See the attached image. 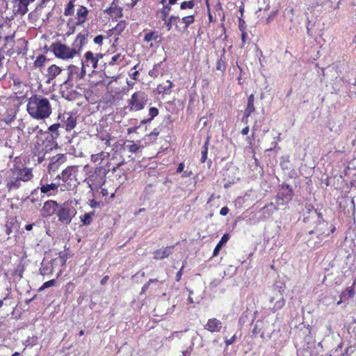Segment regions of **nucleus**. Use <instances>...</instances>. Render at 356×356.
I'll return each mask as SVG.
<instances>
[{
  "instance_id": "nucleus-1",
  "label": "nucleus",
  "mask_w": 356,
  "mask_h": 356,
  "mask_svg": "<svg viewBox=\"0 0 356 356\" xmlns=\"http://www.w3.org/2000/svg\"><path fill=\"white\" fill-rule=\"evenodd\" d=\"M308 211L312 215L318 217V222L314 229L308 232L306 236V243L310 248H318L323 245L325 238L329 236L330 233L334 232L335 227L330 225L327 222L323 220L321 213H318L314 207L308 209Z\"/></svg>"
},
{
  "instance_id": "nucleus-2",
  "label": "nucleus",
  "mask_w": 356,
  "mask_h": 356,
  "mask_svg": "<svg viewBox=\"0 0 356 356\" xmlns=\"http://www.w3.org/2000/svg\"><path fill=\"white\" fill-rule=\"evenodd\" d=\"M27 111L35 119L43 120L51 113V107L48 99L34 95L29 99Z\"/></svg>"
},
{
  "instance_id": "nucleus-3",
  "label": "nucleus",
  "mask_w": 356,
  "mask_h": 356,
  "mask_svg": "<svg viewBox=\"0 0 356 356\" xmlns=\"http://www.w3.org/2000/svg\"><path fill=\"white\" fill-rule=\"evenodd\" d=\"M109 170L108 169L107 171L104 167L97 168L93 173L84 180L90 191L97 190L104 184L106 174Z\"/></svg>"
},
{
  "instance_id": "nucleus-4",
  "label": "nucleus",
  "mask_w": 356,
  "mask_h": 356,
  "mask_svg": "<svg viewBox=\"0 0 356 356\" xmlns=\"http://www.w3.org/2000/svg\"><path fill=\"white\" fill-rule=\"evenodd\" d=\"M86 74L84 63H82L81 70L79 67L70 65L67 67V79L63 81V85L66 88L73 87L74 81L83 79Z\"/></svg>"
},
{
  "instance_id": "nucleus-5",
  "label": "nucleus",
  "mask_w": 356,
  "mask_h": 356,
  "mask_svg": "<svg viewBox=\"0 0 356 356\" xmlns=\"http://www.w3.org/2000/svg\"><path fill=\"white\" fill-rule=\"evenodd\" d=\"M148 102V95L143 91L135 92L128 101V108L131 111L143 110Z\"/></svg>"
},
{
  "instance_id": "nucleus-6",
  "label": "nucleus",
  "mask_w": 356,
  "mask_h": 356,
  "mask_svg": "<svg viewBox=\"0 0 356 356\" xmlns=\"http://www.w3.org/2000/svg\"><path fill=\"white\" fill-rule=\"evenodd\" d=\"M76 214V209L69 202L61 204L57 212L58 220L63 225H69Z\"/></svg>"
},
{
  "instance_id": "nucleus-7",
  "label": "nucleus",
  "mask_w": 356,
  "mask_h": 356,
  "mask_svg": "<svg viewBox=\"0 0 356 356\" xmlns=\"http://www.w3.org/2000/svg\"><path fill=\"white\" fill-rule=\"evenodd\" d=\"M51 50L55 56L62 59H68L75 56V51L64 44L60 42L53 43L50 46Z\"/></svg>"
},
{
  "instance_id": "nucleus-8",
  "label": "nucleus",
  "mask_w": 356,
  "mask_h": 356,
  "mask_svg": "<svg viewBox=\"0 0 356 356\" xmlns=\"http://www.w3.org/2000/svg\"><path fill=\"white\" fill-rule=\"evenodd\" d=\"M274 295L269 298V302L271 304L274 303L273 306L270 308L273 312H275L281 309L285 304V300L283 297L284 287L276 286L274 289Z\"/></svg>"
},
{
  "instance_id": "nucleus-9",
  "label": "nucleus",
  "mask_w": 356,
  "mask_h": 356,
  "mask_svg": "<svg viewBox=\"0 0 356 356\" xmlns=\"http://www.w3.org/2000/svg\"><path fill=\"white\" fill-rule=\"evenodd\" d=\"M74 171V167L70 166L67 167L65 170H63L61 174L57 175V178L61 179L67 186H65L67 190H71L72 186H75L76 184H72L75 176L73 175Z\"/></svg>"
},
{
  "instance_id": "nucleus-10",
  "label": "nucleus",
  "mask_w": 356,
  "mask_h": 356,
  "mask_svg": "<svg viewBox=\"0 0 356 356\" xmlns=\"http://www.w3.org/2000/svg\"><path fill=\"white\" fill-rule=\"evenodd\" d=\"M60 204H59L56 201L54 200H48L46 201L43 207L41 209V215L44 218H49L54 215L57 214L58 209Z\"/></svg>"
},
{
  "instance_id": "nucleus-11",
  "label": "nucleus",
  "mask_w": 356,
  "mask_h": 356,
  "mask_svg": "<svg viewBox=\"0 0 356 356\" xmlns=\"http://www.w3.org/2000/svg\"><path fill=\"white\" fill-rule=\"evenodd\" d=\"M13 13L15 15L24 16L29 10L30 4L27 0H13Z\"/></svg>"
},
{
  "instance_id": "nucleus-12",
  "label": "nucleus",
  "mask_w": 356,
  "mask_h": 356,
  "mask_svg": "<svg viewBox=\"0 0 356 356\" xmlns=\"http://www.w3.org/2000/svg\"><path fill=\"white\" fill-rule=\"evenodd\" d=\"M119 0H113L110 7L105 10V13L115 17H121L122 16V8L118 6Z\"/></svg>"
},
{
  "instance_id": "nucleus-13",
  "label": "nucleus",
  "mask_w": 356,
  "mask_h": 356,
  "mask_svg": "<svg viewBox=\"0 0 356 356\" xmlns=\"http://www.w3.org/2000/svg\"><path fill=\"white\" fill-rule=\"evenodd\" d=\"M204 327L211 332H218L222 328V322L216 318H209Z\"/></svg>"
},
{
  "instance_id": "nucleus-14",
  "label": "nucleus",
  "mask_w": 356,
  "mask_h": 356,
  "mask_svg": "<svg viewBox=\"0 0 356 356\" xmlns=\"http://www.w3.org/2000/svg\"><path fill=\"white\" fill-rule=\"evenodd\" d=\"M88 14V10L86 7L83 6H79L76 10V22L75 23V25L79 26L83 24L86 19Z\"/></svg>"
},
{
  "instance_id": "nucleus-15",
  "label": "nucleus",
  "mask_w": 356,
  "mask_h": 356,
  "mask_svg": "<svg viewBox=\"0 0 356 356\" xmlns=\"http://www.w3.org/2000/svg\"><path fill=\"white\" fill-rule=\"evenodd\" d=\"M174 246H168L165 248L164 249H159L156 250L154 252V259H163L164 258L168 257L169 255L172 254L174 250Z\"/></svg>"
},
{
  "instance_id": "nucleus-16",
  "label": "nucleus",
  "mask_w": 356,
  "mask_h": 356,
  "mask_svg": "<svg viewBox=\"0 0 356 356\" xmlns=\"http://www.w3.org/2000/svg\"><path fill=\"white\" fill-rule=\"evenodd\" d=\"M277 195H280V197H284V199L285 198L286 201H291L293 196L292 187L289 184L282 185Z\"/></svg>"
},
{
  "instance_id": "nucleus-17",
  "label": "nucleus",
  "mask_w": 356,
  "mask_h": 356,
  "mask_svg": "<svg viewBox=\"0 0 356 356\" xmlns=\"http://www.w3.org/2000/svg\"><path fill=\"white\" fill-rule=\"evenodd\" d=\"M85 61L83 62L85 64V66H89L90 65H92V67L95 69L97 67V63H98V58L95 57L94 54L88 51L85 54Z\"/></svg>"
},
{
  "instance_id": "nucleus-18",
  "label": "nucleus",
  "mask_w": 356,
  "mask_h": 356,
  "mask_svg": "<svg viewBox=\"0 0 356 356\" xmlns=\"http://www.w3.org/2000/svg\"><path fill=\"white\" fill-rule=\"evenodd\" d=\"M59 184L56 183H51L50 184H44L42 185L40 188V192L44 194H47V195H51L55 194L56 191L57 190Z\"/></svg>"
},
{
  "instance_id": "nucleus-19",
  "label": "nucleus",
  "mask_w": 356,
  "mask_h": 356,
  "mask_svg": "<svg viewBox=\"0 0 356 356\" xmlns=\"http://www.w3.org/2000/svg\"><path fill=\"white\" fill-rule=\"evenodd\" d=\"M62 72V70L56 66V65H51L48 69H47V83H50V81L54 79V78H56V76H58V74H60V72Z\"/></svg>"
},
{
  "instance_id": "nucleus-20",
  "label": "nucleus",
  "mask_w": 356,
  "mask_h": 356,
  "mask_svg": "<svg viewBox=\"0 0 356 356\" xmlns=\"http://www.w3.org/2000/svg\"><path fill=\"white\" fill-rule=\"evenodd\" d=\"M124 161H122L117 164L116 166H114L111 170L112 173L114 174L115 178L117 181H119V183L122 184L124 181L125 180L124 178L122 177V175H124V172L120 169V167L123 165Z\"/></svg>"
},
{
  "instance_id": "nucleus-21",
  "label": "nucleus",
  "mask_w": 356,
  "mask_h": 356,
  "mask_svg": "<svg viewBox=\"0 0 356 356\" xmlns=\"http://www.w3.org/2000/svg\"><path fill=\"white\" fill-rule=\"evenodd\" d=\"M196 11H193V13H189L187 15H185L186 13L184 12L181 13L183 17L180 19L181 22L184 24V29H188L190 25L194 23L195 22V15L196 14Z\"/></svg>"
},
{
  "instance_id": "nucleus-22",
  "label": "nucleus",
  "mask_w": 356,
  "mask_h": 356,
  "mask_svg": "<svg viewBox=\"0 0 356 356\" xmlns=\"http://www.w3.org/2000/svg\"><path fill=\"white\" fill-rule=\"evenodd\" d=\"M229 239V234H225L221 237V239L219 241V242L217 243L216 248H214L213 256L216 257L221 248L227 243L228 240Z\"/></svg>"
},
{
  "instance_id": "nucleus-23",
  "label": "nucleus",
  "mask_w": 356,
  "mask_h": 356,
  "mask_svg": "<svg viewBox=\"0 0 356 356\" xmlns=\"http://www.w3.org/2000/svg\"><path fill=\"white\" fill-rule=\"evenodd\" d=\"M63 162V155L58 154L55 156H53L51 159V161L48 165L49 170H55L58 168V165Z\"/></svg>"
},
{
  "instance_id": "nucleus-24",
  "label": "nucleus",
  "mask_w": 356,
  "mask_h": 356,
  "mask_svg": "<svg viewBox=\"0 0 356 356\" xmlns=\"http://www.w3.org/2000/svg\"><path fill=\"white\" fill-rule=\"evenodd\" d=\"M159 114V110L156 107H151L149 109V117L147 119H143L140 121V125L149 123L152 120Z\"/></svg>"
},
{
  "instance_id": "nucleus-25",
  "label": "nucleus",
  "mask_w": 356,
  "mask_h": 356,
  "mask_svg": "<svg viewBox=\"0 0 356 356\" xmlns=\"http://www.w3.org/2000/svg\"><path fill=\"white\" fill-rule=\"evenodd\" d=\"M223 54L221 55L220 58L218 59L216 63V70L224 72L226 70V60L225 57V50L222 49Z\"/></svg>"
},
{
  "instance_id": "nucleus-26",
  "label": "nucleus",
  "mask_w": 356,
  "mask_h": 356,
  "mask_svg": "<svg viewBox=\"0 0 356 356\" xmlns=\"http://www.w3.org/2000/svg\"><path fill=\"white\" fill-rule=\"evenodd\" d=\"M32 177L33 175L30 169L24 168L19 172V179L21 181H26L30 180Z\"/></svg>"
},
{
  "instance_id": "nucleus-27",
  "label": "nucleus",
  "mask_w": 356,
  "mask_h": 356,
  "mask_svg": "<svg viewBox=\"0 0 356 356\" xmlns=\"http://www.w3.org/2000/svg\"><path fill=\"white\" fill-rule=\"evenodd\" d=\"M264 323H265L264 321H257V323H255L254 327V328L252 330V334L253 335H257V334L260 333L261 334L260 337L261 338H264L265 333L261 330H262V328H263V327L264 325Z\"/></svg>"
},
{
  "instance_id": "nucleus-28",
  "label": "nucleus",
  "mask_w": 356,
  "mask_h": 356,
  "mask_svg": "<svg viewBox=\"0 0 356 356\" xmlns=\"http://www.w3.org/2000/svg\"><path fill=\"white\" fill-rule=\"evenodd\" d=\"M95 215V211H92L89 213H86L83 216H81V221L83 225H89L92 222V216Z\"/></svg>"
},
{
  "instance_id": "nucleus-29",
  "label": "nucleus",
  "mask_w": 356,
  "mask_h": 356,
  "mask_svg": "<svg viewBox=\"0 0 356 356\" xmlns=\"http://www.w3.org/2000/svg\"><path fill=\"white\" fill-rule=\"evenodd\" d=\"M195 7V1H184L180 4V10L184 11L186 10H193Z\"/></svg>"
},
{
  "instance_id": "nucleus-30",
  "label": "nucleus",
  "mask_w": 356,
  "mask_h": 356,
  "mask_svg": "<svg viewBox=\"0 0 356 356\" xmlns=\"http://www.w3.org/2000/svg\"><path fill=\"white\" fill-rule=\"evenodd\" d=\"M161 3L163 4V8L161 10V19L165 20L166 18H168V16L171 10V6L169 4H165V0H161Z\"/></svg>"
},
{
  "instance_id": "nucleus-31",
  "label": "nucleus",
  "mask_w": 356,
  "mask_h": 356,
  "mask_svg": "<svg viewBox=\"0 0 356 356\" xmlns=\"http://www.w3.org/2000/svg\"><path fill=\"white\" fill-rule=\"evenodd\" d=\"M314 26H315V22H312V21L308 19L307 22L306 24V29H307V34L310 38H313L316 33L314 31Z\"/></svg>"
},
{
  "instance_id": "nucleus-32",
  "label": "nucleus",
  "mask_w": 356,
  "mask_h": 356,
  "mask_svg": "<svg viewBox=\"0 0 356 356\" xmlns=\"http://www.w3.org/2000/svg\"><path fill=\"white\" fill-rule=\"evenodd\" d=\"M159 35L156 31H151L146 33L144 36V41L149 42L152 40L156 41Z\"/></svg>"
},
{
  "instance_id": "nucleus-33",
  "label": "nucleus",
  "mask_w": 356,
  "mask_h": 356,
  "mask_svg": "<svg viewBox=\"0 0 356 356\" xmlns=\"http://www.w3.org/2000/svg\"><path fill=\"white\" fill-rule=\"evenodd\" d=\"M177 19H179V15H171L168 18H166L165 20H163L168 31L171 30L172 24H174Z\"/></svg>"
},
{
  "instance_id": "nucleus-34",
  "label": "nucleus",
  "mask_w": 356,
  "mask_h": 356,
  "mask_svg": "<svg viewBox=\"0 0 356 356\" xmlns=\"http://www.w3.org/2000/svg\"><path fill=\"white\" fill-rule=\"evenodd\" d=\"M53 266L50 263L46 264H42V266L40 268V274L42 275H48L52 273Z\"/></svg>"
},
{
  "instance_id": "nucleus-35",
  "label": "nucleus",
  "mask_w": 356,
  "mask_h": 356,
  "mask_svg": "<svg viewBox=\"0 0 356 356\" xmlns=\"http://www.w3.org/2000/svg\"><path fill=\"white\" fill-rule=\"evenodd\" d=\"M74 1L70 0L64 11L66 16L72 15L74 13Z\"/></svg>"
},
{
  "instance_id": "nucleus-36",
  "label": "nucleus",
  "mask_w": 356,
  "mask_h": 356,
  "mask_svg": "<svg viewBox=\"0 0 356 356\" xmlns=\"http://www.w3.org/2000/svg\"><path fill=\"white\" fill-rule=\"evenodd\" d=\"M67 115L68 116H67V122H66L65 126V129L67 131H70L75 127L76 120L70 115L67 114Z\"/></svg>"
},
{
  "instance_id": "nucleus-37",
  "label": "nucleus",
  "mask_w": 356,
  "mask_h": 356,
  "mask_svg": "<svg viewBox=\"0 0 356 356\" xmlns=\"http://www.w3.org/2000/svg\"><path fill=\"white\" fill-rule=\"evenodd\" d=\"M209 139L204 143L201 149V162L204 163L207 158Z\"/></svg>"
},
{
  "instance_id": "nucleus-38",
  "label": "nucleus",
  "mask_w": 356,
  "mask_h": 356,
  "mask_svg": "<svg viewBox=\"0 0 356 356\" xmlns=\"http://www.w3.org/2000/svg\"><path fill=\"white\" fill-rule=\"evenodd\" d=\"M277 209L278 208L275 206V204L273 202H270L268 205L263 207L264 213H266L268 216L273 214L274 211L277 210Z\"/></svg>"
},
{
  "instance_id": "nucleus-39",
  "label": "nucleus",
  "mask_w": 356,
  "mask_h": 356,
  "mask_svg": "<svg viewBox=\"0 0 356 356\" xmlns=\"http://www.w3.org/2000/svg\"><path fill=\"white\" fill-rule=\"evenodd\" d=\"M83 45L81 44V40H79L76 37L73 42L72 50L75 51V55L78 54L82 49Z\"/></svg>"
},
{
  "instance_id": "nucleus-40",
  "label": "nucleus",
  "mask_w": 356,
  "mask_h": 356,
  "mask_svg": "<svg viewBox=\"0 0 356 356\" xmlns=\"http://www.w3.org/2000/svg\"><path fill=\"white\" fill-rule=\"evenodd\" d=\"M106 156H108V153L102 152L101 153L92 155L91 161L93 162L102 161Z\"/></svg>"
},
{
  "instance_id": "nucleus-41",
  "label": "nucleus",
  "mask_w": 356,
  "mask_h": 356,
  "mask_svg": "<svg viewBox=\"0 0 356 356\" xmlns=\"http://www.w3.org/2000/svg\"><path fill=\"white\" fill-rule=\"evenodd\" d=\"M88 34L89 32L87 30H84L83 32L79 33L76 36L79 40H81V44L83 46L88 42Z\"/></svg>"
},
{
  "instance_id": "nucleus-42",
  "label": "nucleus",
  "mask_w": 356,
  "mask_h": 356,
  "mask_svg": "<svg viewBox=\"0 0 356 356\" xmlns=\"http://www.w3.org/2000/svg\"><path fill=\"white\" fill-rule=\"evenodd\" d=\"M19 177L15 180H11L10 182H8L7 184V187L9 188V190H11V189H17L19 186H20V183H19Z\"/></svg>"
},
{
  "instance_id": "nucleus-43",
  "label": "nucleus",
  "mask_w": 356,
  "mask_h": 356,
  "mask_svg": "<svg viewBox=\"0 0 356 356\" xmlns=\"http://www.w3.org/2000/svg\"><path fill=\"white\" fill-rule=\"evenodd\" d=\"M290 201H286L285 198L282 197H280V195H277L276 197V204L277 207H285L286 206Z\"/></svg>"
},
{
  "instance_id": "nucleus-44",
  "label": "nucleus",
  "mask_w": 356,
  "mask_h": 356,
  "mask_svg": "<svg viewBox=\"0 0 356 356\" xmlns=\"http://www.w3.org/2000/svg\"><path fill=\"white\" fill-rule=\"evenodd\" d=\"M46 60V58L44 55H40L39 56L37 57L36 60H35V65L36 67H42L44 62Z\"/></svg>"
},
{
  "instance_id": "nucleus-45",
  "label": "nucleus",
  "mask_w": 356,
  "mask_h": 356,
  "mask_svg": "<svg viewBox=\"0 0 356 356\" xmlns=\"http://www.w3.org/2000/svg\"><path fill=\"white\" fill-rule=\"evenodd\" d=\"M56 284V280H51L49 281H47L46 282H44L40 288H39V291H43L44 289H47V288H49L50 286H54Z\"/></svg>"
},
{
  "instance_id": "nucleus-46",
  "label": "nucleus",
  "mask_w": 356,
  "mask_h": 356,
  "mask_svg": "<svg viewBox=\"0 0 356 356\" xmlns=\"http://www.w3.org/2000/svg\"><path fill=\"white\" fill-rule=\"evenodd\" d=\"M255 111L254 106L252 104H247L246 108L244 111V114L247 116H250V115Z\"/></svg>"
},
{
  "instance_id": "nucleus-47",
  "label": "nucleus",
  "mask_w": 356,
  "mask_h": 356,
  "mask_svg": "<svg viewBox=\"0 0 356 356\" xmlns=\"http://www.w3.org/2000/svg\"><path fill=\"white\" fill-rule=\"evenodd\" d=\"M126 147L128 149L129 152L132 153H135L139 149V145L135 143L127 145H126Z\"/></svg>"
},
{
  "instance_id": "nucleus-48",
  "label": "nucleus",
  "mask_w": 356,
  "mask_h": 356,
  "mask_svg": "<svg viewBox=\"0 0 356 356\" xmlns=\"http://www.w3.org/2000/svg\"><path fill=\"white\" fill-rule=\"evenodd\" d=\"M60 127V124L59 123H57V124H54L52 125H51L49 127V131H51V133L56 134V136H58V129Z\"/></svg>"
},
{
  "instance_id": "nucleus-49",
  "label": "nucleus",
  "mask_w": 356,
  "mask_h": 356,
  "mask_svg": "<svg viewBox=\"0 0 356 356\" xmlns=\"http://www.w3.org/2000/svg\"><path fill=\"white\" fill-rule=\"evenodd\" d=\"M122 60H123V58L121 57L120 54H116L111 58V60L109 62V64L113 65L118 61H122Z\"/></svg>"
},
{
  "instance_id": "nucleus-50",
  "label": "nucleus",
  "mask_w": 356,
  "mask_h": 356,
  "mask_svg": "<svg viewBox=\"0 0 356 356\" xmlns=\"http://www.w3.org/2000/svg\"><path fill=\"white\" fill-rule=\"evenodd\" d=\"M236 334H234L230 339H227L226 337H225V343L226 346H229L234 343L236 340Z\"/></svg>"
},
{
  "instance_id": "nucleus-51",
  "label": "nucleus",
  "mask_w": 356,
  "mask_h": 356,
  "mask_svg": "<svg viewBox=\"0 0 356 356\" xmlns=\"http://www.w3.org/2000/svg\"><path fill=\"white\" fill-rule=\"evenodd\" d=\"M137 67V65H135L132 69H131V71L133 70H134V71L133 72H131V74H130V76L132 77L133 79L134 80H137L138 79V77L139 76V72L138 71L136 70Z\"/></svg>"
},
{
  "instance_id": "nucleus-52",
  "label": "nucleus",
  "mask_w": 356,
  "mask_h": 356,
  "mask_svg": "<svg viewBox=\"0 0 356 356\" xmlns=\"http://www.w3.org/2000/svg\"><path fill=\"white\" fill-rule=\"evenodd\" d=\"M172 86V83L171 81H167V85H165V86L162 87L161 85L159 86V88L160 89H163L164 92H167L168 90H170Z\"/></svg>"
},
{
  "instance_id": "nucleus-53",
  "label": "nucleus",
  "mask_w": 356,
  "mask_h": 356,
  "mask_svg": "<svg viewBox=\"0 0 356 356\" xmlns=\"http://www.w3.org/2000/svg\"><path fill=\"white\" fill-rule=\"evenodd\" d=\"M104 40V37L102 35H99L94 38V42L97 44H101Z\"/></svg>"
},
{
  "instance_id": "nucleus-54",
  "label": "nucleus",
  "mask_w": 356,
  "mask_h": 356,
  "mask_svg": "<svg viewBox=\"0 0 356 356\" xmlns=\"http://www.w3.org/2000/svg\"><path fill=\"white\" fill-rule=\"evenodd\" d=\"M229 211V210L228 207H223L220 209V215H222V216H226V215L228 213Z\"/></svg>"
},
{
  "instance_id": "nucleus-55",
  "label": "nucleus",
  "mask_w": 356,
  "mask_h": 356,
  "mask_svg": "<svg viewBox=\"0 0 356 356\" xmlns=\"http://www.w3.org/2000/svg\"><path fill=\"white\" fill-rule=\"evenodd\" d=\"M14 39V35H7L4 38V40L6 42V44L4 46L6 45L7 43H8L10 41H13Z\"/></svg>"
},
{
  "instance_id": "nucleus-56",
  "label": "nucleus",
  "mask_w": 356,
  "mask_h": 356,
  "mask_svg": "<svg viewBox=\"0 0 356 356\" xmlns=\"http://www.w3.org/2000/svg\"><path fill=\"white\" fill-rule=\"evenodd\" d=\"M184 164L183 163H180L177 168V172L180 173L184 171Z\"/></svg>"
},
{
  "instance_id": "nucleus-57",
  "label": "nucleus",
  "mask_w": 356,
  "mask_h": 356,
  "mask_svg": "<svg viewBox=\"0 0 356 356\" xmlns=\"http://www.w3.org/2000/svg\"><path fill=\"white\" fill-rule=\"evenodd\" d=\"M254 96L253 94H252L248 97V104L254 105Z\"/></svg>"
},
{
  "instance_id": "nucleus-58",
  "label": "nucleus",
  "mask_w": 356,
  "mask_h": 356,
  "mask_svg": "<svg viewBox=\"0 0 356 356\" xmlns=\"http://www.w3.org/2000/svg\"><path fill=\"white\" fill-rule=\"evenodd\" d=\"M141 125L140 126H136L133 127H130L127 129L128 134L134 133L135 132Z\"/></svg>"
},
{
  "instance_id": "nucleus-59",
  "label": "nucleus",
  "mask_w": 356,
  "mask_h": 356,
  "mask_svg": "<svg viewBox=\"0 0 356 356\" xmlns=\"http://www.w3.org/2000/svg\"><path fill=\"white\" fill-rule=\"evenodd\" d=\"M247 36H248V34L245 31H243L241 33L242 47L243 46V44L245 42Z\"/></svg>"
},
{
  "instance_id": "nucleus-60",
  "label": "nucleus",
  "mask_w": 356,
  "mask_h": 356,
  "mask_svg": "<svg viewBox=\"0 0 356 356\" xmlns=\"http://www.w3.org/2000/svg\"><path fill=\"white\" fill-rule=\"evenodd\" d=\"M90 205L92 208H95L97 207H99V203L98 202L95 201V200H92L90 201Z\"/></svg>"
},
{
  "instance_id": "nucleus-61",
  "label": "nucleus",
  "mask_w": 356,
  "mask_h": 356,
  "mask_svg": "<svg viewBox=\"0 0 356 356\" xmlns=\"http://www.w3.org/2000/svg\"><path fill=\"white\" fill-rule=\"evenodd\" d=\"M149 286V283H147V282L146 284H145L143 286V287H142L141 293H144V292H145V291L148 289Z\"/></svg>"
},
{
  "instance_id": "nucleus-62",
  "label": "nucleus",
  "mask_w": 356,
  "mask_h": 356,
  "mask_svg": "<svg viewBox=\"0 0 356 356\" xmlns=\"http://www.w3.org/2000/svg\"><path fill=\"white\" fill-rule=\"evenodd\" d=\"M249 132V127H245V128H243L241 131V134L245 136V135H247Z\"/></svg>"
},
{
  "instance_id": "nucleus-63",
  "label": "nucleus",
  "mask_w": 356,
  "mask_h": 356,
  "mask_svg": "<svg viewBox=\"0 0 356 356\" xmlns=\"http://www.w3.org/2000/svg\"><path fill=\"white\" fill-rule=\"evenodd\" d=\"M191 174H192L191 171L186 170L184 172L182 177H190L191 175Z\"/></svg>"
},
{
  "instance_id": "nucleus-64",
  "label": "nucleus",
  "mask_w": 356,
  "mask_h": 356,
  "mask_svg": "<svg viewBox=\"0 0 356 356\" xmlns=\"http://www.w3.org/2000/svg\"><path fill=\"white\" fill-rule=\"evenodd\" d=\"M33 224H29L25 226V229L27 231H31L33 229Z\"/></svg>"
}]
</instances>
